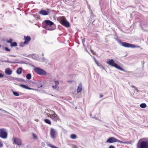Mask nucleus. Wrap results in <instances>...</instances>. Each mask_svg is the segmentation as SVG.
Returning a JSON list of instances; mask_svg holds the SVG:
<instances>
[{
    "label": "nucleus",
    "instance_id": "obj_1",
    "mask_svg": "<svg viewBox=\"0 0 148 148\" xmlns=\"http://www.w3.org/2000/svg\"><path fill=\"white\" fill-rule=\"evenodd\" d=\"M137 148H148V139L143 138L140 139L137 144Z\"/></svg>",
    "mask_w": 148,
    "mask_h": 148
},
{
    "label": "nucleus",
    "instance_id": "obj_2",
    "mask_svg": "<svg viewBox=\"0 0 148 148\" xmlns=\"http://www.w3.org/2000/svg\"><path fill=\"white\" fill-rule=\"evenodd\" d=\"M107 63L112 67H114L119 70L123 71L124 69L115 63L113 60L109 59L107 61Z\"/></svg>",
    "mask_w": 148,
    "mask_h": 148
},
{
    "label": "nucleus",
    "instance_id": "obj_3",
    "mask_svg": "<svg viewBox=\"0 0 148 148\" xmlns=\"http://www.w3.org/2000/svg\"><path fill=\"white\" fill-rule=\"evenodd\" d=\"M58 20L65 26L68 27L70 26L69 22L67 21L64 16L60 17L58 18Z\"/></svg>",
    "mask_w": 148,
    "mask_h": 148
},
{
    "label": "nucleus",
    "instance_id": "obj_4",
    "mask_svg": "<svg viewBox=\"0 0 148 148\" xmlns=\"http://www.w3.org/2000/svg\"><path fill=\"white\" fill-rule=\"evenodd\" d=\"M119 42L121 44V45L125 47L138 48H140V47L139 46L136 45L134 44H130L126 42H121L120 41Z\"/></svg>",
    "mask_w": 148,
    "mask_h": 148
},
{
    "label": "nucleus",
    "instance_id": "obj_5",
    "mask_svg": "<svg viewBox=\"0 0 148 148\" xmlns=\"http://www.w3.org/2000/svg\"><path fill=\"white\" fill-rule=\"evenodd\" d=\"M45 22L46 23V25L45 28L47 29L52 30L54 29V27L53 28L52 26L53 25V23L49 20H45Z\"/></svg>",
    "mask_w": 148,
    "mask_h": 148
},
{
    "label": "nucleus",
    "instance_id": "obj_6",
    "mask_svg": "<svg viewBox=\"0 0 148 148\" xmlns=\"http://www.w3.org/2000/svg\"><path fill=\"white\" fill-rule=\"evenodd\" d=\"M13 144H16L18 146L22 145V141L21 139L18 137H14L12 138Z\"/></svg>",
    "mask_w": 148,
    "mask_h": 148
},
{
    "label": "nucleus",
    "instance_id": "obj_7",
    "mask_svg": "<svg viewBox=\"0 0 148 148\" xmlns=\"http://www.w3.org/2000/svg\"><path fill=\"white\" fill-rule=\"evenodd\" d=\"M115 142H119L121 143H126L122 142L119 140H118L114 137H112L109 138L107 140L106 143H112Z\"/></svg>",
    "mask_w": 148,
    "mask_h": 148
},
{
    "label": "nucleus",
    "instance_id": "obj_8",
    "mask_svg": "<svg viewBox=\"0 0 148 148\" xmlns=\"http://www.w3.org/2000/svg\"><path fill=\"white\" fill-rule=\"evenodd\" d=\"M34 70L36 73L40 75H45L47 74L44 70L38 68H34Z\"/></svg>",
    "mask_w": 148,
    "mask_h": 148
},
{
    "label": "nucleus",
    "instance_id": "obj_9",
    "mask_svg": "<svg viewBox=\"0 0 148 148\" xmlns=\"http://www.w3.org/2000/svg\"><path fill=\"white\" fill-rule=\"evenodd\" d=\"M4 129H1L0 131V137L3 139H6L8 136L7 133L4 131Z\"/></svg>",
    "mask_w": 148,
    "mask_h": 148
},
{
    "label": "nucleus",
    "instance_id": "obj_10",
    "mask_svg": "<svg viewBox=\"0 0 148 148\" xmlns=\"http://www.w3.org/2000/svg\"><path fill=\"white\" fill-rule=\"evenodd\" d=\"M57 133L56 130L55 129L51 128L50 130V134L51 137L53 139L56 138V136L57 135Z\"/></svg>",
    "mask_w": 148,
    "mask_h": 148
},
{
    "label": "nucleus",
    "instance_id": "obj_11",
    "mask_svg": "<svg viewBox=\"0 0 148 148\" xmlns=\"http://www.w3.org/2000/svg\"><path fill=\"white\" fill-rule=\"evenodd\" d=\"M50 117L54 121H57L59 119V116L55 113L51 116Z\"/></svg>",
    "mask_w": 148,
    "mask_h": 148
},
{
    "label": "nucleus",
    "instance_id": "obj_12",
    "mask_svg": "<svg viewBox=\"0 0 148 148\" xmlns=\"http://www.w3.org/2000/svg\"><path fill=\"white\" fill-rule=\"evenodd\" d=\"M50 10L48 9L47 11L42 10L39 13L41 15H48L50 13Z\"/></svg>",
    "mask_w": 148,
    "mask_h": 148
},
{
    "label": "nucleus",
    "instance_id": "obj_13",
    "mask_svg": "<svg viewBox=\"0 0 148 148\" xmlns=\"http://www.w3.org/2000/svg\"><path fill=\"white\" fill-rule=\"evenodd\" d=\"M25 40V41L24 42V44H27L28 43V42L30 40L31 38L29 36H24Z\"/></svg>",
    "mask_w": 148,
    "mask_h": 148
},
{
    "label": "nucleus",
    "instance_id": "obj_14",
    "mask_svg": "<svg viewBox=\"0 0 148 148\" xmlns=\"http://www.w3.org/2000/svg\"><path fill=\"white\" fill-rule=\"evenodd\" d=\"M5 73L8 75H10L12 73V71L10 69H6L5 70Z\"/></svg>",
    "mask_w": 148,
    "mask_h": 148
},
{
    "label": "nucleus",
    "instance_id": "obj_15",
    "mask_svg": "<svg viewBox=\"0 0 148 148\" xmlns=\"http://www.w3.org/2000/svg\"><path fill=\"white\" fill-rule=\"evenodd\" d=\"M20 86L21 87H22L26 89H28V90H36V89H34L33 88H30L28 87V86H26L25 85L23 84H21L20 85Z\"/></svg>",
    "mask_w": 148,
    "mask_h": 148
},
{
    "label": "nucleus",
    "instance_id": "obj_16",
    "mask_svg": "<svg viewBox=\"0 0 148 148\" xmlns=\"http://www.w3.org/2000/svg\"><path fill=\"white\" fill-rule=\"evenodd\" d=\"M55 113V112L53 110L48 111L47 113V114L48 117H50L52 115Z\"/></svg>",
    "mask_w": 148,
    "mask_h": 148
},
{
    "label": "nucleus",
    "instance_id": "obj_17",
    "mask_svg": "<svg viewBox=\"0 0 148 148\" xmlns=\"http://www.w3.org/2000/svg\"><path fill=\"white\" fill-rule=\"evenodd\" d=\"M82 90V85L81 84H79L77 90V93L80 92Z\"/></svg>",
    "mask_w": 148,
    "mask_h": 148
},
{
    "label": "nucleus",
    "instance_id": "obj_18",
    "mask_svg": "<svg viewBox=\"0 0 148 148\" xmlns=\"http://www.w3.org/2000/svg\"><path fill=\"white\" fill-rule=\"evenodd\" d=\"M70 138L72 139H76L77 136V135L75 134H72L70 135Z\"/></svg>",
    "mask_w": 148,
    "mask_h": 148
},
{
    "label": "nucleus",
    "instance_id": "obj_19",
    "mask_svg": "<svg viewBox=\"0 0 148 148\" xmlns=\"http://www.w3.org/2000/svg\"><path fill=\"white\" fill-rule=\"evenodd\" d=\"M11 91L12 92L13 94L15 96H18L19 95V93L17 92L14 91L12 89Z\"/></svg>",
    "mask_w": 148,
    "mask_h": 148
},
{
    "label": "nucleus",
    "instance_id": "obj_20",
    "mask_svg": "<svg viewBox=\"0 0 148 148\" xmlns=\"http://www.w3.org/2000/svg\"><path fill=\"white\" fill-rule=\"evenodd\" d=\"M22 69L21 68H18L16 71V73L18 74H21L22 73Z\"/></svg>",
    "mask_w": 148,
    "mask_h": 148
},
{
    "label": "nucleus",
    "instance_id": "obj_21",
    "mask_svg": "<svg viewBox=\"0 0 148 148\" xmlns=\"http://www.w3.org/2000/svg\"><path fill=\"white\" fill-rule=\"evenodd\" d=\"M140 106L142 108H145L147 107V105L145 103H142L140 105Z\"/></svg>",
    "mask_w": 148,
    "mask_h": 148
},
{
    "label": "nucleus",
    "instance_id": "obj_22",
    "mask_svg": "<svg viewBox=\"0 0 148 148\" xmlns=\"http://www.w3.org/2000/svg\"><path fill=\"white\" fill-rule=\"evenodd\" d=\"M45 122L49 125H51V121L49 119H45L44 120Z\"/></svg>",
    "mask_w": 148,
    "mask_h": 148
},
{
    "label": "nucleus",
    "instance_id": "obj_23",
    "mask_svg": "<svg viewBox=\"0 0 148 148\" xmlns=\"http://www.w3.org/2000/svg\"><path fill=\"white\" fill-rule=\"evenodd\" d=\"M17 46V43L16 42H12L11 44V47H16Z\"/></svg>",
    "mask_w": 148,
    "mask_h": 148
},
{
    "label": "nucleus",
    "instance_id": "obj_24",
    "mask_svg": "<svg viewBox=\"0 0 148 148\" xmlns=\"http://www.w3.org/2000/svg\"><path fill=\"white\" fill-rule=\"evenodd\" d=\"M31 75L30 74L28 73L26 75V78L28 79H30L31 78Z\"/></svg>",
    "mask_w": 148,
    "mask_h": 148
},
{
    "label": "nucleus",
    "instance_id": "obj_25",
    "mask_svg": "<svg viewBox=\"0 0 148 148\" xmlns=\"http://www.w3.org/2000/svg\"><path fill=\"white\" fill-rule=\"evenodd\" d=\"M54 82L55 84V85L57 86H58V85L59 84V82L58 80H55Z\"/></svg>",
    "mask_w": 148,
    "mask_h": 148
},
{
    "label": "nucleus",
    "instance_id": "obj_26",
    "mask_svg": "<svg viewBox=\"0 0 148 148\" xmlns=\"http://www.w3.org/2000/svg\"><path fill=\"white\" fill-rule=\"evenodd\" d=\"M0 110L2 111H3V112H5V113H8V114H10V115H12V114H11L10 113H9V112H7L6 110H3L2 109L0 108Z\"/></svg>",
    "mask_w": 148,
    "mask_h": 148
},
{
    "label": "nucleus",
    "instance_id": "obj_27",
    "mask_svg": "<svg viewBox=\"0 0 148 148\" xmlns=\"http://www.w3.org/2000/svg\"><path fill=\"white\" fill-rule=\"evenodd\" d=\"M48 145L52 148H56V147L51 144H49Z\"/></svg>",
    "mask_w": 148,
    "mask_h": 148
},
{
    "label": "nucleus",
    "instance_id": "obj_28",
    "mask_svg": "<svg viewBox=\"0 0 148 148\" xmlns=\"http://www.w3.org/2000/svg\"><path fill=\"white\" fill-rule=\"evenodd\" d=\"M13 40L12 39H10L9 40H7V42L8 43H10L11 44Z\"/></svg>",
    "mask_w": 148,
    "mask_h": 148
},
{
    "label": "nucleus",
    "instance_id": "obj_29",
    "mask_svg": "<svg viewBox=\"0 0 148 148\" xmlns=\"http://www.w3.org/2000/svg\"><path fill=\"white\" fill-rule=\"evenodd\" d=\"M33 138L34 139H36L37 138V136L34 133L33 134Z\"/></svg>",
    "mask_w": 148,
    "mask_h": 148
},
{
    "label": "nucleus",
    "instance_id": "obj_30",
    "mask_svg": "<svg viewBox=\"0 0 148 148\" xmlns=\"http://www.w3.org/2000/svg\"><path fill=\"white\" fill-rule=\"evenodd\" d=\"M131 86L132 88H134L135 89V91L136 90V91H138V89H137V88H136V87H135V86H133V85Z\"/></svg>",
    "mask_w": 148,
    "mask_h": 148
},
{
    "label": "nucleus",
    "instance_id": "obj_31",
    "mask_svg": "<svg viewBox=\"0 0 148 148\" xmlns=\"http://www.w3.org/2000/svg\"><path fill=\"white\" fill-rule=\"evenodd\" d=\"M5 49L7 51H10V49L6 47L5 48Z\"/></svg>",
    "mask_w": 148,
    "mask_h": 148
},
{
    "label": "nucleus",
    "instance_id": "obj_32",
    "mask_svg": "<svg viewBox=\"0 0 148 148\" xmlns=\"http://www.w3.org/2000/svg\"><path fill=\"white\" fill-rule=\"evenodd\" d=\"M94 60H95V63L98 66V62H97V61L95 57H94Z\"/></svg>",
    "mask_w": 148,
    "mask_h": 148
},
{
    "label": "nucleus",
    "instance_id": "obj_33",
    "mask_svg": "<svg viewBox=\"0 0 148 148\" xmlns=\"http://www.w3.org/2000/svg\"><path fill=\"white\" fill-rule=\"evenodd\" d=\"M82 41L84 46V43L85 42V40L84 38L82 39Z\"/></svg>",
    "mask_w": 148,
    "mask_h": 148
},
{
    "label": "nucleus",
    "instance_id": "obj_34",
    "mask_svg": "<svg viewBox=\"0 0 148 148\" xmlns=\"http://www.w3.org/2000/svg\"><path fill=\"white\" fill-rule=\"evenodd\" d=\"M4 75L0 73V78H2L4 77Z\"/></svg>",
    "mask_w": 148,
    "mask_h": 148
},
{
    "label": "nucleus",
    "instance_id": "obj_35",
    "mask_svg": "<svg viewBox=\"0 0 148 148\" xmlns=\"http://www.w3.org/2000/svg\"><path fill=\"white\" fill-rule=\"evenodd\" d=\"M3 144L1 141H0V147H2L3 146Z\"/></svg>",
    "mask_w": 148,
    "mask_h": 148
},
{
    "label": "nucleus",
    "instance_id": "obj_36",
    "mask_svg": "<svg viewBox=\"0 0 148 148\" xmlns=\"http://www.w3.org/2000/svg\"><path fill=\"white\" fill-rule=\"evenodd\" d=\"M58 87L57 86H56V85H55V86H52V87L53 88V89H56Z\"/></svg>",
    "mask_w": 148,
    "mask_h": 148
},
{
    "label": "nucleus",
    "instance_id": "obj_37",
    "mask_svg": "<svg viewBox=\"0 0 148 148\" xmlns=\"http://www.w3.org/2000/svg\"><path fill=\"white\" fill-rule=\"evenodd\" d=\"M109 148H116L114 146L110 145L109 146Z\"/></svg>",
    "mask_w": 148,
    "mask_h": 148
},
{
    "label": "nucleus",
    "instance_id": "obj_38",
    "mask_svg": "<svg viewBox=\"0 0 148 148\" xmlns=\"http://www.w3.org/2000/svg\"><path fill=\"white\" fill-rule=\"evenodd\" d=\"M25 44H24V43L23 44H20V46L21 47H23L24 46V45H25Z\"/></svg>",
    "mask_w": 148,
    "mask_h": 148
},
{
    "label": "nucleus",
    "instance_id": "obj_39",
    "mask_svg": "<svg viewBox=\"0 0 148 148\" xmlns=\"http://www.w3.org/2000/svg\"><path fill=\"white\" fill-rule=\"evenodd\" d=\"M73 147L74 148H77V147L76 145H74L73 146Z\"/></svg>",
    "mask_w": 148,
    "mask_h": 148
},
{
    "label": "nucleus",
    "instance_id": "obj_40",
    "mask_svg": "<svg viewBox=\"0 0 148 148\" xmlns=\"http://www.w3.org/2000/svg\"><path fill=\"white\" fill-rule=\"evenodd\" d=\"M103 97V95H100V98L102 97Z\"/></svg>",
    "mask_w": 148,
    "mask_h": 148
},
{
    "label": "nucleus",
    "instance_id": "obj_41",
    "mask_svg": "<svg viewBox=\"0 0 148 148\" xmlns=\"http://www.w3.org/2000/svg\"><path fill=\"white\" fill-rule=\"evenodd\" d=\"M10 56L11 57H15V56H13L12 55H10Z\"/></svg>",
    "mask_w": 148,
    "mask_h": 148
},
{
    "label": "nucleus",
    "instance_id": "obj_42",
    "mask_svg": "<svg viewBox=\"0 0 148 148\" xmlns=\"http://www.w3.org/2000/svg\"><path fill=\"white\" fill-rule=\"evenodd\" d=\"M42 87V85H41L40 87L39 86H38V88H40V87Z\"/></svg>",
    "mask_w": 148,
    "mask_h": 148
},
{
    "label": "nucleus",
    "instance_id": "obj_43",
    "mask_svg": "<svg viewBox=\"0 0 148 148\" xmlns=\"http://www.w3.org/2000/svg\"><path fill=\"white\" fill-rule=\"evenodd\" d=\"M91 52H92V53H93V54H94V53L93 52V51H92L91 50Z\"/></svg>",
    "mask_w": 148,
    "mask_h": 148
},
{
    "label": "nucleus",
    "instance_id": "obj_44",
    "mask_svg": "<svg viewBox=\"0 0 148 148\" xmlns=\"http://www.w3.org/2000/svg\"><path fill=\"white\" fill-rule=\"evenodd\" d=\"M95 119H96V120H97V118H95Z\"/></svg>",
    "mask_w": 148,
    "mask_h": 148
},
{
    "label": "nucleus",
    "instance_id": "obj_45",
    "mask_svg": "<svg viewBox=\"0 0 148 148\" xmlns=\"http://www.w3.org/2000/svg\"><path fill=\"white\" fill-rule=\"evenodd\" d=\"M92 118H94V117H92Z\"/></svg>",
    "mask_w": 148,
    "mask_h": 148
}]
</instances>
